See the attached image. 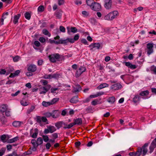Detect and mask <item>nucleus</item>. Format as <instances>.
Segmentation results:
<instances>
[{"instance_id": "62", "label": "nucleus", "mask_w": 156, "mask_h": 156, "mask_svg": "<svg viewBox=\"0 0 156 156\" xmlns=\"http://www.w3.org/2000/svg\"><path fill=\"white\" fill-rule=\"evenodd\" d=\"M12 145L11 144H9L6 146V147L7 148V150L9 151H10L11 150V149H12Z\"/></svg>"}, {"instance_id": "39", "label": "nucleus", "mask_w": 156, "mask_h": 156, "mask_svg": "<svg viewBox=\"0 0 156 156\" xmlns=\"http://www.w3.org/2000/svg\"><path fill=\"white\" fill-rule=\"evenodd\" d=\"M24 16L26 19L29 20L30 18L31 15L29 12H27L24 14Z\"/></svg>"}, {"instance_id": "55", "label": "nucleus", "mask_w": 156, "mask_h": 156, "mask_svg": "<svg viewBox=\"0 0 156 156\" xmlns=\"http://www.w3.org/2000/svg\"><path fill=\"white\" fill-rule=\"evenodd\" d=\"M34 45L36 47H39L41 45L40 42L37 41H35L34 42Z\"/></svg>"}, {"instance_id": "32", "label": "nucleus", "mask_w": 156, "mask_h": 156, "mask_svg": "<svg viewBox=\"0 0 156 156\" xmlns=\"http://www.w3.org/2000/svg\"><path fill=\"white\" fill-rule=\"evenodd\" d=\"M68 42L67 39L63 40L62 39L59 40L58 41V44H66Z\"/></svg>"}, {"instance_id": "10", "label": "nucleus", "mask_w": 156, "mask_h": 156, "mask_svg": "<svg viewBox=\"0 0 156 156\" xmlns=\"http://www.w3.org/2000/svg\"><path fill=\"white\" fill-rule=\"evenodd\" d=\"M104 94V92H97L95 94L90 95V98L86 99V100L88 102L90 101V98L97 97L98 96L103 95Z\"/></svg>"}, {"instance_id": "56", "label": "nucleus", "mask_w": 156, "mask_h": 156, "mask_svg": "<svg viewBox=\"0 0 156 156\" xmlns=\"http://www.w3.org/2000/svg\"><path fill=\"white\" fill-rule=\"evenodd\" d=\"M151 70L153 71L154 74H156V67L153 66L151 68Z\"/></svg>"}, {"instance_id": "4", "label": "nucleus", "mask_w": 156, "mask_h": 156, "mask_svg": "<svg viewBox=\"0 0 156 156\" xmlns=\"http://www.w3.org/2000/svg\"><path fill=\"white\" fill-rule=\"evenodd\" d=\"M86 69L85 67L81 66L78 69L76 72L75 76L76 77H79L82 73L86 71Z\"/></svg>"}, {"instance_id": "9", "label": "nucleus", "mask_w": 156, "mask_h": 156, "mask_svg": "<svg viewBox=\"0 0 156 156\" xmlns=\"http://www.w3.org/2000/svg\"><path fill=\"white\" fill-rule=\"evenodd\" d=\"M104 6L107 9H111L112 5V2L111 0H105Z\"/></svg>"}, {"instance_id": "47", "label": "nucleus", "mask_w": 156, "mask_h": 156, "mask_svg": "<svg viewBox=\"0 0 156 156\" xmlns=\"http://www.w3.org/2000/svg\"><path fill=\"white\" fill-rule=\"evenodd\" d=\"M38 11L40 12H42L44 10V7L43 5H40L39 6L37 9Z\"/></svg>"}, {"instance_id": "52", "label": "nucleus", "mask_w": 156, "mask_h": 156, "mask_svg": "<svg viewBox=\"0 0 156 156\" xmlns=\"http://www.w3.org/2000/svg\"><path fill=\"white\" fill-rule=\"evenodd\" d=\"M39 40L42 43H45L46 41L45 39L43 37H40L39 39Z\"/></svg>"}, {"instance_id": "3", "label": "nucleus", "mask_w": 156, "mask_h": 156, "mask_svg": "<svg viewBox=\"0 0 156 156\" xmlns=\"http://www.w3.org/2000/svg\"><path fill=\"white\" fill-rule=\"evenodd\" d=\"M90 8L92 10L96 11L100 10L101 9L100 5L98 3L94 2L92 4Z\"/></svg>"}, {"instance_id": "17", "label": "nucleus", "mask_w": 156, "mask_h": 156, "mask_svg": "<svg viewBox=\"0 0 156 156\" xmlns=\"http://www.w3.org/2000/svg\"><path fill=\"white\" fill-rule=\"evenodd\" d=\"M148 145V143H145L141 148L142 150H143V154L144 155H145L148 151L147 149V147Z\"/></svg>"}, {"instance_id": "45", "label": "nucleus", "mask_w": 156, "mask_h": 156, "mask_svg": "<svg viewBox=\"0 0 156 156\" xmlns=\"http://www.w3.org/2000/svg\"><path fill=\"white\" fill-rule=\"evenodd\" d=\"M42 138V139L45 142H47L49 140L48 137L47 135H43Z\"/></svg>"}, {"instance_id": "11", "label": "nucleus", "mask_w": 156, "mask_h": 156, "mask_svg": "<svg viewBox=\"0 0 156 156\" xmlns=\"http://www.w3.org/2000/svg\"><path fill=\"white\" fill-rule=\"evenodd\" d=\"M8 109L7 106L5 105L0 106V114H4V113Z\"/></svg>"}, {"instance_id": "8", "label": "nucleus", "mask_w": 156, "mask_h": 156, "mask_svg": "<svg viewBox=\"0 0 156 156\" xmlns=\"http://www.w3.org/2000/svg\"><path fill=\"white\" fill-rule=\"evenodd\" d=\"M156 147V141L154 139L151 143L149 147V151L150 153H151L153 151L154 149Z\"/></svg>"}, {"instance_id": "13", "label": "nucleus", "mask_w": 156, "mask_h": 156, "mask_svg": "<svg viewBox=\"0 0 156 156\" xmlns=\"http://www.w3.org/2000/svg\"><path fill=\"white\" fill-rule=\"evenodd\" d=\"M51 113V116L53 118H58L60 114V113L58 110H54L52 111Z\"/></svg>"}, {"instance_id": "22", "label": "nucleus", "mask_w": 156, "mask_h": 156, "mask_svg": "<svg viewBox=\"0 0 156 156\" xmlns=\"http://www.w3.org/2000/svg\"><path fill=\"white\" fill-rule=\"evenodd\" d=\"M20 16V14H18L14 16L13 20V23L14 24H16L18 23V20Z\"/></svg>"}, {"instance_id": "16", "label": "nucleus", "mask_w": 156, "mask_h": 156, "mask_svg": "<svg viewBox=\"0 0 156 156\" xmlns=\"http://www.w3.org/2000/svg\"><path fill=\"white\" fill-rule=\"evenodd\" d=\"M125 65L126 66L129 67L130 69H135L137 67L135 65L132 64L129 62H125Z\"/></svg>"}, {"instance_id": "18", "label": "nucleus", "mask_w": 156, "mask_h": 156, "mask_svg": "<svg viewBox=\"0 0 156 156\" xmlns=\"http://www.w3.org/2000/svg\"><path fill=\"white\" fill-rule=\"evenodd\" d=\"M101 100V98L99 99H96L91 102V104L93 106H95L97 104H100L102 103L101 101H100Z\"/></svg>"}, {"instance_id": "27", "label": "nucleus", "mask_w": 156, "mask_h": 156, "mask_svg": "<svg viewBox=\"0 0 156 156\" xmlns=\"http://www.w3.org/2000/svg\"><path fill=\"white\" fill-rule=\"evenodd\" d=\"M64 126L63 128L64 129H70L74 126L72 122L70 123L69 125H67L64 122Z\"/></svg>"}, {"instance_id": "34", "label": "nucleus", "mask_w": 156, "mask_h": 156, "mask_svg": "<svg viewBox=\"0 0 156 156\" xmlns=\"http://www.w3.org/2000/svg\"><path fill=\"white\" fill-rule=\"evenodd\" d=\"M9 14V13L8 12H6L5 13H4L2 16V18H1V21L2 23V24H3V22L4 21V19H5L6 17L5 16H8Z\"/></svg>"}, {"instance_id": "31", "label": "nucleus", "mask_w": 156, "mask_h": 156, "mask_svg": "<svg viewBox=\"0 0 156 156\" xmlns=\"http://www.w3.org/2000/svg\"><path fill=\"white\" fill-rule=\"evenodd\" d=\"M149 94V92L147 90L141 91L139 94L141 96H145L148 95Z\"/></svg>"}, {"instance_id": "57", "label": "nucleus", "mask_w": 156, "mask_h": 156, "mask_svg": "<svg viewBox=\"0 0 156 156\" xmlns=\"http://www.w3.org/2000/svg\"><path fill=\"white\" fill-rule=\"evenodd\" d=\"M5 112V115L6 116H9L10 115V112L8 109H7Z\"/></svg>"}, {"instance_id": "6", "label": "nucleus", "mask_w": 156, "mask_h": 156, "mask_svg": "<svg viewBox=\"0 0 156 156\" xmlns=\"http://www.w3.org/2000/svg\"><path fill=\"white\" fill-rule=\"evenodd\" d=\"M27 70L28 71L31 72L32 73L35 72L37 69L36 66L34 64H30L27 65Z\"/></svg>"}, {"instance_id": "53", "label": "nucleus", "mask_w": 156, "mask_h": 156, "mask_svg": "<svg viewBox=\"0 0 156 156\" xmlns=\"http://www.w3.org/2000/svg\"><path fill=\"white\" fill-rule=\"evenodd\" d=\"M20 58V57L17 55L13 58V59L14 62H17L19 60Z\"/></svg>"}, {"instance_id": "19", "label": "nucleus", "mask_w": 156, "mask_h": 156, "mask_svg": "<svg viewBox=\"0 0 156 156\" xmlns=\"http://www.w3.org/2000/svg\"><path fill=\"white\" fill-rule=\"evenodd\" d=\"M62 12L61 10L59 9L57 10L55 12L56 17L58 19L61 18Z\"/></svg>"}, {"instance_id": "49", "label": "nucleus", "mask_w": 156, "mask_h": 156, "mask_svg": "<svg viewBox=\"0 0 156 156\" xmlns=\"http://www.w3.org/2000/svg\"><path fill=\"white\" fill-rule=\"evenodd\" d=\"M49 42L51 44L55 43L56 44H58V41H55L54 40H52L51 39H49Z\"/></svg>"}, {"instance_id": "7", "label": "nucleus", "mask_w": 156, "mask_h": 156, "mask_svg": "<svg viewBox=\"0 0 156 156\" xmlns=\"http://www.w3.org/2000/svg\"><path fill=\"white\" fill-rule=\"evenodd\" d=\"M44 122H47L46 124H48V120L44 116H43L41 117L39 116H36V121L38 123H40L41 121Z\"/></svg>"}, {"instance_id": "37", "label": "nucleus", "mask_w": 156, "mask_h": 156, "mask_svg": "<svg viewBox=\"0 0 156 156\" xmlns=\"http://www.w3.org/2000/svg\"><path fill=\"white\" fill-rule=\"evenodd\" d=\"M42 105L44 107H47L51 105L50 102H46L43 101L42 103Z\"/></svg>"}, {"instance_id": "35", "label": "nucleus", "mask_w": 156, "mask_h": 156, "mask_svg": "<svg viewBox=\"0 0 156 156\" xmlns=\"http://www.w3.org/2000/svg\"><path fill=\"white\" fill-rule=\"evenodd\" d=\"M20 70H17L14 73H11L9 76L10 77H13L14 76H17L20 73Z\"/></svg>"}, {"instance_id": "58", "label": "nucleus", "mask_w": 156, "mask_h": 156, "mask_svg": "<svg viewBox=\"0 0 156 156\" xmlns=\"http://www.w3.org/2000/svg\"><path fill=\"white\" fill-rule=\"evenodd\" d=\"M38 133L37 132H35L31 136V137L33 138H36L37 137Z\"/></svg>"}, {"instance_id": "12", "label": "nucleus", "mask_w": 156, "mask_h": 156, "mask_svg": "<svg viewBox=\"0 0 156 156\" xmlns=\"http://www.w3.org/2000/svg\"><path fill=\"white\" fill-rule=\"evenodd\" d=\"M73 126L77 125H80L82 123V120L81 118H78L73 120V122H72Z\"/></svg>"}, {"instance_id": "36", "label": "nucleus", "mask_w": 156, "mask_h": 156, "mask_svg": "<svg viewBox=\"0 0 156 156\" xmlns=\"http://www.w3.org/2000/svg\"><path fill=\"white\" fill-rule=\"evenodd\" d=\"M115 101V98L114 97H112L109 98L108 100V101L111 103H113Z\"/></svg>"}, {"instance_id": "2", "label": "nucleus", "mask_w": 156, "mask_h": 156, "mask_svg": "<svg viewBox=\"0 0 156 156\" xmlns=\"http://www.w3.org/2000/svg\"><path fill=\"white\" fill-rule=\"evenodd\" d=\"M119 13L116 11H114L108 14L104 17V19L107 20H112L115 18L118 15Z\"/></svg>"}, {"instance_id": "26", "label": "nucleus", "mask_w": 156, "mask_h": 156, "mask_svg": "<svg viewBox=\"0 0 156 156\" xmlns=\"http://www.w3.org/2000/svg\"><path fill=\"white\" fill-rule=\"evenodd\" d=\"M43 143V139L41 137L38 138L36 141L37 146L42 144Z\"/></svg>"}, {"instance_id": "54", "label": "nucleus", "mask_w": 156, "mask_h": 156, "mask_svg": "<svg viewBox=\"0 0 156 156\" xmlns=\"http://www.w3.org/2000/svg\"><path fill=\"white\" fill-rule=\"evenodd\" d=\"M44 115L46 117L49 118L51 116V113L50 112H47L44 114Z\"/></svg>"}, {"instance_id": "1", "label": "nucleus", "mask_w": 156, "mask_h": 156, "mask_svg": "<svg viewBox=\"0 0 156 156\" xmlns=\"http://www.w3.org/2000/svg\"><path fill=\"white\" fill-rule=\"evenodd\" d=\"M64 57L62 55H60L58 53H54L48 56L50 61L53 63L55 62L56 61H60L62 59H63Z\"/></svg>"}, {"instance_id": "59", "label": "nucleus", "mask_w": 156, "mask_h": 156, "mask_svg": "<svg viewBox=\"0 0 156 156\" xmlns=\"http://www.w3.org/2000/svg\"><path fill=\"white\" fill-rule=\"evenodd\" d=\"M60 30L62 32H65V28L63 26H60Z\"/></svg>"}, {"instance_id": "29", "label": "nucleus", "mask_w": 156, "mask_h": 156, "mask_svg": "<svg viewBox=\"0 0 156 156\" xmlns=\"http://www.w3.org/2000/svg\"><path fill=\"white\" fill-rule=\"evenodd\" d=\"M42 33L45 35H47L48 37H50L51 36V34L46 29H44L42 31Z\"/></svg>"}, {"instance_id": "5", "label": "nucleus", "mask_w": 156, "mask_h": 156, "mask_svg": "<svg viewBox=\"0 0 156 156\" xmlns=\"http://www.w3.org/2000/svg\"><path fill=\"white\" fill-rule=\"evenodd\" d=\"M147 54L149 55L153 52V44H152L148 43L147 45Z\"/></svg>"}, {"instance_id": "38", "label": "nucleus", "mask_w": 156, "mask_h": 156, "mask_svg": "<svg viewBox=\"0 0 156 156\" xmlns=\"http://www.w3.org/2000/svg\"><path fill=\"white\" fill-rule=\"evenodd\" d=\"M59 100V98H54L52 99L50 101L51 105H52L57 102Z\"/></svg>"}, {"instance_id": "30", "label": "nucleus", "mask_w": 156, "mask_h": 156, "mask_svg": "<svg viewBox=\"0 0 156 156\" xmlns=\"http://www.w3.org/2000/svg\"><path fill=\"white\" fill-rule=\"evenodd\" d=\"M142 148L140 147H139L137 151L135 153V156H140Z\"/></svg>"}, {"instance_id": "14", "label": "nucleus", "mask_w": 156, "mask_h": 156, "mask_svg": "<svg viewBox=\"0 0 156 156\" xmlns=\"http://www.w3.org/2000/svg\"><path fill=\"white\" fill-rule=\"evenodd\" d=\"M59 76V74L57 73H55L54 74L52 75L49 74L48 75H47L46 76V77H45V78L46 79H51L52 78H56L58 77Z\"/></svg>"}, {"instance_id": "44", "label": "nucleus", "mask_w": 156, "mask_h": 156, "mask_svg": "<svg viewBox=\"0 0 156 156\" xmlns=\"http://www.w3.org/2000/svg\"><path fill=\"white\" fill-rule=\"evenodd\" d=\"M20 103L23 106H26L28 105L27 102L25 101L24 99L21 101Z\"/></svg>"}, {"instance_id": "64", "label": "nucleus", "mask_w": 156, "mask_h": 156, "mask_svg": "<svg viewBox=\"0 0 156 156\" xmlns=\"http://www.w3.org/2000/svg\"><path fill=\"white\" fill-rule=\"evenodd\" d=\"M51 146V144L49 143H48L46 144V147L47 149H49Z\"/></svg>"}, {"instance_id": "41", "label": "nucleus", "mask_w": 156, "mask_h": 156, "mask_svg": "<svg viewBox=\"0 0 156 156\" xmlns=\"http://www.w3.org/2000/svg\"><path fill=\"white\" fill-rule=\"evenodd\" d=\"M108 85L106 83H103L100 84L98 87V88H105L108 87Z\"/></svg>"}, {"instance_id": "46", "label": "nucleus", "mask_w": 156, "mask_h": 156, "mask_svg": "<svg viewBox=\"0 0 156 156\" xmlns=\"http://www.w3.org/2000/svg\"><path fill=\"white\" fill-rule=\"evenodd\" d=\"M6 149L5 148H2L0 150V156L3 155Z\"/></svg>"}, {"instance_id": "61", "label": "nucleus", "mask_w": 156, "mask_h": 156, "mask_svg": "<svg viewBox=\"0 0 156 156\" xmlns=\"http://www.w3.org/2000/svg\"><path fill=\"white\" fill-rule=\"evenodd\" d=\"M20 90H18L15 94H11V95L13 97L16 96L20 93Z\"/></svg>"}, {"instance_id": "21", "label": "nucleus", "mask_w": 156, "mask_h": 156, "mask_svg": "<svg viewBox=\"0 0 156 156\" xmlns=\"http://www.w3.org/2000/svg\"><path fill=\"white\" fill-rule=\"evenodd\" d=\"M22 123V122L20 121H15L12 122V125L15 127H19Z\"/></svg>"}, {"instance_id": "48", "label": "nucleus", "mask_w": 156, "mask_h": 156, "mask_svg": "<svg viewBox=\"0 0 156 156\" xmlns=\"http://www.w3.org/2000/svg\"><path fill=\"white\" fill-rule=\"evenodd\" d=\"M35 107L34 105L31 106L30 108L28 110L27 112L28 113H30V112L33 111V110L35 109Z\"/></svg>"}, {"instance_id": "24", "label": "nucleus", "mask_w": 156, "mask_h": 156, "mask_svg": "<svg viewBox=\"0 0 156 156\" xmlns=\"http://www.w3.org/2000/svg\"><path fill=\"white\" fill-rule=\"evenodd\" d=\"M140 96L136 95L135 96V97L133 99V101L134 103H136L140 101Z\"/></svg>"}, {"instance_id": "23", "label": "nucleus", "mask_w": 156, "mask_h": 156, "mask_svg": "<svg viewBox=\"0 0 156 156\" xmlns=\"http://www.w3.org/2000/svg\"><path fill=\"white\" fill-rule=\"evenodd\" d=\"M64 122L63 121H59L55 123V126L57 127L58 129L62 127V125H64Z\"/></svg>"}, {"instance_id": "25", "label": "nucleus", "mask_w": 156, "mask_h": 156, "mask_svg": "<svg viewBox=\"0 0 156 156\" xmlns=\"http://www.w3.org/2000/svg\"><path fill=\"white\" fill-rule=\"evenodd\" d=\"M48 128H49L50 133H52L54 132L56 130L55 127L52 126H49L48 127Z\"/></svg>"}, {"instance_id": "51", "label": "nucleus", "mask_w": 156, "mask_h": 156, "mask_svg": "<svg viewBox=\"0 0 156 156\" xmlns=\"http://www.w3.org/2000/svg\"><path fill=\"white\" fill-rule=\"evenodd\" d=\"M49 89V88H43V91H41L40 93L41 94H44Z\"/></svg>"}, {"instance_id": "63", "label": "nucleus", "mask_w": 156, "mask_h": 156, "mask_svg": "<svg viewBox=\"0 0 156 156\" xmlns=\"http://www.w3.org/2000/svg\"><path fill=\"white\" fill-rule=\"evenodd\" d=\"M64 2V0H58V4L59 5H63Z\"/></svg>"}, {"instance_id": "50", "label": "nucleus", "mask_w": 156, "mask_h": 156, "mask_svg": "<svg viewBox=\"0 0 156 156\" xmlns=\"http://www.w3.org/2000/svg\"><path fill=\"white\" fill-rule=\"evenodd\" d=\"M71 31L73 33H75L77 32V29L76 27H72L70 29Z\"/></svg>"}, {"instance_id": "40", "label": "nucleus", "mask_w": 156, "mask_h": 156, "mask_svg": "<svg viewBox=\"0 0 156 156\" xmlns=\"http://www.w3.org/2000/svg\"><path fill=\"white\" fill-rule=\"evenodd\" d=\"M112 87V88H121L122 87V85L120 83H117L113 84Z\"/></svg>"}, {"instance_id": "15", "label": "nucleus", "mask_w": 156, "mask_h": 156, "mask_svg": "<svg viewBox=\"0 0 156 156\" xmlns=\"http://www.w3.org/2000/svg\"><path fill=\"white\" fill-rule=\"evenodd\" d=\"M0 120L2 125L5 124L7 122V119L4 114H0Z\"/></svg>"}, {"instance_id": "60", "label": "nucleus", "mask_w": 156, "mask_h": 156, "mask_svg": "<svg viewBox=\"0 0 156 156\" xmlns=\"http://www.w3.org/2000/svg\"><path fill=\"white\" fill-rule=\"evenodd\" d=\"M79 34H77L74 37L73 39H74V41H76L77 40L79 39Z\"/></svg>"}, {"instance_id": "28", "label": "nucleus", "mask_w": 156, "mask_h": 156, "mask_svg": "<svg viewBox=\"0 0 156 156\" xmlns=\"http://www.w3.org/2000/svg\"><path fill=\"white\" fill-rule=\"evenodd\" d=\"M18 140V137L17 136L14 137V138L9 140L7 142L8 143H12L13 142H15Z\"/></svg>"}, {"instance_id": "33", "label": "nucleus", "mask_w": 156, "mask_h": 156, "mask_svg": "<svg viewBox=\"0 0 156 156\" xmlns=\"http://www.w3.org/2000/svg\"><path fill=\"white\" fill-rule=\"evenodd\" d=\"M49 136L51 139L55 140L58 137V134L57 133H54Z\"/></svg>"}, {"instance_id": "20", "label": "nucleus", "mask_w": 156, "mask_h": 156, "mask_svg": "<svg viewBox=\"0 0 156 156\" xmlns=\"http://www.w3.org/2000/svg\"><path fill=\"white\" fill-rule=\"evenodd\" d=\"M69 101L71 103H76L78 101V96H76L73 97L71 98Z\"/></svg>"}, {"instance_id": "43", "label": "nucleus", "mask_w": 156, "mask_h": 156, "mask_svg": "<svg viewBox=\"0 0 156 156\" xmlns=\"http://www.w3.org/2000/svg\"><path fill=\"white\" fill-rule=\"evenodd\" d=\"M86 3L89 6L91 7V6L93 4V0H86Z\"/></svg>"}, {"instance_id": "42", "label": "nucleus", "mask_w": 156, "mask_h": 156, "mask_svg": "<svg viewBox=\"0 0 156 156\" xmlns=\"http://www.w3.org/2000/svg\"><path fill=\"white\" fill-rule=\"evenodd\" d=\"M6 138V136L4 134L1 136V140L3 142H5L6 141L5 140Z\"/></svg>"}]
</instances>
